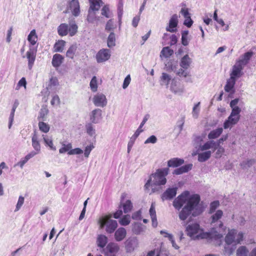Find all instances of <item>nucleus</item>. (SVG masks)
Returning <instances> with one entry per match:
<instances>
[{
  "instance_id": "1",
  "label": "nucleus",
  "mask_w": 256,
  "mask_h": 256,
  "mask_svg": "<svg viewBox=\"0 0 256 256\" xmlns=\"http://www.w3.org/2000/svg\"><path fill=\"white\" fill-rule=\"evenodd\" d=\"M186 230L187 235L193 240L204 238L218 240L222 237V234L218 232L216 228H212L209 232H204L198 223L188 224Z\"/></svg>"
},
{
  "instance_id": "2",
  "label": "nucleus",
  "mask_w": 256,
  "mask_h": 256,
  "mask_svg": "<svg viewBox=\"0 0 256 256\" xmlns=\"http://www.w3.org/2000/svg\"><path fill=\"white\" fill-rule=\"evenodd\" d=\"M200 196L198 194H193L188 200L186 204L179 213V218L182 220H186L192 214L196 216L200 214L203 211L202 205L200 204Z\"/></svg>"
},
{
  "instance_id": "3",
  "label": "nucleus",
  "mask_w": 256,
  "mask_h": 256,
  "mask_svg": "<svg viewBox=\"0 0 256 256\" xmlns=\"http://www.w3.org/2000/svg\"><path fill=\"white\" fill-rule=\"evenodd\" d=\"M169 168H158L154 174H152L144 185L146 190H148L150 187L152 192L150 193L160 192L161 190L160 186L164 185L166 182V176L169 172Z\"/></svg>"
},
{
  "instance_id": "4",
  "label": "nucleus",
  "mask_w": 256,
  "mask_h": 256,
  "mask_svg": "<svg viewBox=\"0 0 256 256\" xmlns=\"http://www.w3.org/2000/svg\"><path fill=\"white\" fill-rule=\"evenodd\" d=\"M244 233L238 232L236 229L228 230V232L225 237V242L228 245L234 244L236 245L240 244L243 240Z\"/></svg>"
},
{
  "instance_id": "5",
  "label": "nucleus",
  "mask_w": 256,
  "mask_h": 256,
  "mask_svg": "<svg viewBox=\"0 0 256 256\" xmlns=\"http://www.w3.org/2000/svg\"><path fill=\"white\" fill-rule=\"evenodd\" d=\"M112 214L102 217L99 222L101 228L106 226V230L108 233L112 234L116 230L118 226V223L116 220H111Z\"/></svg>"
},
{
  "instance_id": "6",
  "label": "nucleus",
  "mask_w": 256,
  "mask_h": 256,
  "mask_svg": "<svg viewBox=\"0 0 256 256\" xmlns=\"http://www.w3.org/2000/svg\"><path fill=\"white\" fill-rule=\"evenodd\" d=\"M223 215V212L222 210H218L213 214L212 216L211 224L214 226L216 230L220 234L223 235V233L225 232L226 228L224 227L223 223L222 221L219 220Z\"/></svg>"
},
{
  "instance_id": "7",
  "label": "nucleus",
  "mask_w": 256,
  "mask_h": 256,
  "mask_svg": "<svg viewBox=\"0 0 256 256\" xmlns=\"http://www.w3.org/2000/svg\"><path fill=\"white\" fill-rule=\"evenodd\" d=\"M100 4L99 2H92L88 10V14L87 17V20L90 22H94L96 20H98L96 15V12L98 11L100 8Z\"/></svg>"
},
{
  "instance_id": "8",
  "label": "nucleus",
  "mask_w": 256,
  "mask_h": 256,
  "mask_svg": "<svg viewBox=\"0 0 256 256\" xmlns=\"http://www.w3.org/2000/svg\"><path fill=\"white\" fill-rule=\"evenodd\" d=\"M37 52V46H29V49L26 52V57L28 60V68L30 70L32 69L34 62L36 60Z\"/></svg>"
},
{
  "instance_id": "9",
  "label": "nucleus",
  "mask_w": 256,
  "mask_h": 256,
  "mask_svg": "<svg viewBox=\"0 0 256 256\" xmlns=\"http://www.w3.org/2000/svg\"><path fill=\"white\" fill-rule=\"evenodd\" d=\"M110 55L109 49L100 50L96 55V61L98 63L104 62L110 58Z\"/></svg>"
},
{
  "instance_id": "10",
  "label": "nucleus",
  "mask_w": 256,
  "mask_h": 256,
  "mask_svg": "<svg viewBox=\"0 0 256 256\" xmlns=\"http://www.w3.org/2000/svg\"><path fill=\"white\" fill-rule=\"evenodd\" d=\"M120 248L118 244L114 242L109 243L104 250V254L107 256H115Z\"/></svg>"
},
{
  "instance_id": "11",
  "label": "nucleus",
  "mask_w": 256,
  "mask_h": 256,
  "mask_svg": "<svg viewBox=\"0 0 256 256\" xmlns=\"http://www.w3.org/2000/svg\"><path fill=\"white\" fill-rule=\"evenodd\" d=\"M42 138L38 134V132L34 130L32 138V146L34 150L36 151L37 152H40V140Z\"/></svg>"
},
{
  "instance_id": "12",
  "label": "nucleus",
  "mask_w": 256,
  "mask_h": 256,
  "mask_svg": "<svg viewBox=\"0 0 256 256\" xmlns=\"http://www.w3.org/2000/svg\"><path fill=\"white\" fill-rule=\"evenodd\" d=\"M69 10L74 16H77L79 15L80 10L78 0H72L70 2L66 12Z\"/></svg>"
},
{
  "instance_id": "13",
  "label": "nucleus",
  "mask_w": 256,
  "mask_h": 256,
  "mask_svg": "<svg viewBox=\"0 0 256 256\" xmlns=\"http://www.w3.org/2000/svg\"><path fill=\"white\" fill-rule=\"evenodd\" d=\"M93 102L96 106L104 107L106 105L107 100L106 96L102 94H98L93 98Z\"/></svg>"
},
{
  "instance_id": "14",
  "label": "nucleus",
  "mask_w": 256,
  "mask_h": 256,
  "mask_svg": "<svg viewBox=\"0 0 256 256\" xmlns=\"http://www.w3.org/2000/svg\"><path fill=\"white\" fill-rule=\"evenodd\" d=\"M186 200V195L185 194H182L174 199L173 202V206L176 209L179 210Z\"/></svg>"
},
{
  "instance_id": "15",
  "label": "nucleus",
  "mask_w": 256,
  "mask_h": 256,
  "mask_svg": "<svg viewBox=\"0 0 256 256\" xmlns=\"http://www.w3.org/2000/svg\"><path fill=\"white\" fill-rule=\"evenodd\" d=\"M244 67L236 62V64L233 66L232 72L230 74V78L236 80V78L240 77L243 74L242 70Z\"/></svg>"
},
{
  "instance_id": "16",
  "label": "nucleus",
  "mask_w": 256,
  "mask_h": 256,
  "mask_svg": "<svg viewBox=\"0 0 256 256\" xmlns=\"http://www.w3.org/2000/svg\"><path fill=\"white\" fill-rule=\"evenodd\" d=\"M177 190L176 187L168 188L162 195V201L173 198L176 194Z\"/></svg>"
},
{
  "instance_id": "17",
  "label": "nucleus",
  "mask_w": 256,
  "mask_h": 256,
  "mask_svg": "<svg viewBox=\"0 0 256 256\" xmlns=\"http://www.w3.org/2000/svg\"><path fill=\"white\" fill-rule=\"evenodd\" d=\"M252 55V52H248L242 55L236 62L244 68L248 63Z\"/></svg>"
},
{
  "instance_id": "18",
  "label": "nucleus",
  "mask_w": 256,
  "mask_h": 256,
  "mask_svg": "<svg viewBox=\"0 0 256 256\" xmlns=\"http://www.w3.org/2000/svg\"><path fill=\"white\" fill-rule=\"evenodd\" d=\"M90 118L92 123H98L102 118V110L99 108L93 110L90 114Z\"/></svg>"
},
{
  "instance_id": "19",
  "label": "nucleus",
  "mask_w": 256,
  "mask_h": 256,
  "mask_svg": "<svg viewBox=\"0 0 256 256\" xmlns=\"http://www.w3.org/2000/svg\"><path fill=\"white\" fill-rule=\"evenodd\" d=\"M170 90L176 94H181L184 92V88L179 82H176L174 80H172Z\"/></svg>"
},
{
  "instance_id": "20",
  "label": "nucleus",
  "mask_w": 256,
  "mask_h": 256,
  "mask_svg": "<svg viewBox=\"0 0 256 256\" xmlns=\"http://www.w3.org/2000/svg\"><path fill=\"white\" fill-rule=\"evenodd\" d=\"M178 23V16L174 14L172 15L170 20L169 26L166 28V31L171 32H175L176 30L175 28L177 26Z\"/></svg>"
},
{
  "instance_id": "21",
  "label": "nucleus",
  "mask_w": 256,
  "mask_h": 256,
  "mask_svg": "<svg viewBox=\"0 0 256 256\" xmlns=\"http://www.w3.org/2000/svg\"><path fill=\"white\" fill-rule=\"evenodd\" d=\"M236 80L231 78L228 79L226 81V84L224 86V90L227 92H230V94H234L235 92L234 86L236 84Z\"/></svg>"
},
{
  "instance_id": "22",
  "label": "nucleus",
  "mask_w": 256,
  "mask_h": 256,
  "mask_svg": "<svg viewBox=\"0 0 256 256\" xmlns=\"http://www.w3.org/2000/svg\"><path fill=\"white\" fill-rule=\"evenodd\" d=\"M210 148L212 149V152H214L218 148L215 141L210 140L206 142L203 145L200 146V150L201 151L206 150Z\"/></svg>"
},
{
  "instance_id": "23",
  "label": "nucleus",
  "mask_w": 256,
  "mask_h": 256,
  "mask_svg": "<svg viewBox=\"0 0 256 256\" xmlns=\"http://www.w3.org/2000/svg\"><path fill=\"white\" fill-rule=\"evenodd\" d=\"M239 119L238 117H236L230 114L228 120H226L224 124V128L226 129L229 128H231L233 125L236 124L238 122Z\"/></svg>"
},
{
  "instance_id": "24",
  "label": "nucleus",
  "mask_w": 256,
  "mask_h": 256,
  "mask_svg": "<svg viewBox=\"0 0 256 256\" xmlns=\"http://www.w3.org/2000/svg\"><path fill=\"white\" fill-rule=\"evenodd\" d=\"M126 234V231L124 228H118L115 232L114 238L117 242L123 240Z\"/></svg>"
},
{
  "instance_id": "25",
  "label": "nucleus",
  "mask_w": 256,
  "mask_h": 256,
  "mask_svg": "<svg viewBox=\"0 0 256 256\" xmlns=\"http://www.w3.org/2000/svg\"><path fill=\"white\" fill-rule=\"evenodd\" d=\"M192 164H189L184 166H182L181 167L176 168L173 172V174L179 175L182 174L187 172L192 168Z\"/></svg>"
},
{
  "instance_id": "26",
  "label": "nucleus",
  "mask_w": 256,
  "mask_h": 256,
  "mask_svg": "<svg viewBox=\"0 0 256 256\" xmlns=\"http://www.w3.org/2000/svg\"><path fill=\"white\" fill-rule=\"evenodd\" d=\"M184 160L182 158H171L168 162V167L176 168L184 164Z\"/></svg>"
},
{
  "instance_id": "27",
  "label": "nucleus",
  "mask_w": 256,
  "mask_h": 256,
  "mask_svg": "<svg viewBox=\"0 0 256 256\" xmlns=\"http://www.w3.org/2000/svg\"><path fill=\"white\" fill-rule=\"evenodd\" d=\"M143 130H136L133 136L130 138L128 144V153H130L136 138L138 136Z\"/></svg>"
},
{
  "instance_id": "28",
  "label": "nucleus",
  "mask_w": 256,
  "mask_h": 256,
  "mask_svg": "<svg viewBox=\"0 0 256 256\" xmlns=\"http://www.w3.org/2000/svg\"><path fill=\"white\" fill-rule=\"evenodd\" d=\"M192 62V59L190 58L188 55L186 54L182 58L180 66L184 69H188Z\"/></svg>"
},
{
  "instance_id": "29",
  "label": "nucleus",
  "mask_w": 256,
  "mask_h": 256,
  "mask_svg": "<svg viewBox=\"0 0 256 256\" xmlns=\"http://www.w3.org/2000/svg\"><path fill=\"white\" fill-rule=\"evenodd\" d=\"M64 58L60 54H55L54 55L52 60V64L54 67H58L63 62Z\"/></svg>"
},
{
  "instance_id": "30",
  "label": "nucleus",
  "mask_w": 256,
  "mask_h": 256,
  "mask_svg": "<svg viewBox=\"0 0 256 256\" xmlns=\"http://www.w3.org/2000/svg\"><path fill=\"white\" fill-rule=\"evenodd\" d=\"M28 40L30 42V45L34 46L38 41V36L35 30H32L28 37Z\"/></svg>"
},
{
  "instance_id": "31",
  "label": "nucleus",
  "mask_w": 256,
  "mask_h": 256,
  "mask_svg": "<svg viewBox=\"0 0 256 256\" xmlns=\"http://www.w3.org/2000/svg\"><path fill=\"white\" fill-rule=\"evenodd\" d=\"M108 242V238L104 234H100L96 240L97 245L98 247L104 248Z\"/></svg>"
},
{
  "instance_id": "32",
  "label": "nucleus",
  "mask_w": 256,
  "mask_h": 256,
  "mask_svg": "<svg viewBox=\"0 0 256 256\" xmlns=\"http://www.w3.org/2000/svg\"><path fill=\"white\" fill-rule=\"evenodd\" d=\"M172 77L166 72H162L160 77V84L168 86L170 81L172 80Z\"/></svg>"
},
{
  "instance_id": "33",
  "label": "nucleus",
  "mask_w": 256,
  "mask_h": 256,
  "mask_svg": "<svg viewBox=\"0 0 256 256\" xmlns=\"http://www.w3.org/2000/svg\"><path fill=\"white\" fill-rule=\"evenodd\" d=\"M223 129L222 128L212 130L208 134V138L210 140L215 139L219 137L222 134Z\"/></svg>"
},
{
  "instance_id": "34",
  "label": "nucleus",
  "mask_w": 256,
  "mask_h": 256,
  "mask_svg": "<svg viewBox=\"0 0 256 256\" xmlns=\"http://www.w3.org/2000/svg\"><path fill=\"white\" fill-rule=\"evenodd\" d=\"M41 138H42L46 146H48L52 150H56V147L54 146L52 140L51 136H49L48 135L42 134Z\"/></svg>"
},
{
  "instance_id": "35",
  "label": "nucleus",
  "mask_w": 256,
  "mask_h": 256,
  "mask_svg": "<svg viewBox=\"0 0 256 256\" xmlns=\"http://www.w3.org/2000/svg\"><path fill=\"white\" fill-rule=\"evenodd\" d=\"M212 151L208 150L204 152L198 154V160L200 162H204L207 160L211 156Z\"/></svg>"
},
{
  "instance_id": "36",
  "label": "nucleus",
  "mask_w": 256,
  "mask_h": 256,
  "mask_svg": "<svg viewBox=\"0 0 256 256\" xmlns=\"http://www.w3.org/2000/svg\"><path fill=\"white\" fill-rule=\"evenodd\" d=\"M58 32L59 35L61 36H66L68 32V26L66 24H60L58 28Z\"/></svg>"
},
{
  "instance_id": "37",
  "label": "nucleus",
  "mask_w": 256,
  "mask_h": 256,
  "mask_svg": "<svg viewBox=\"0 0 256 256\" xmlns=\"http://www.w3.org/2000/svg\"><path fill=\"white\" fill-rule=\"evenodd\" d=\"M122 206L123 208L124 212L127 214L131 212L132 209V204L130 200H126L125 202H122Z\"/></svg>"
},
{
  "instance_id": "38",
  "label": "nucleus",
  "mask_w": 256,
  "mask_h": 256,
  "mask_svg": "<svg viewBox=\"0 0 256 256\" xmlns=\"http://www.w3.org/2000/svg\"><path fill=\"white\" fill-rule=\"evenodd\" d=\"M78 46L76 44H72L66 52V56L68 58H73L77 50Z\"/></svg>"
},
{
  "instance_id": "39",
  "label": "nucleus",
  "mask_w": 256,
  "mask_h": 256,
  "mask_svg": "<svg viewBox=\"0 0 256 256\" xmlns=\"http://www.w3.org/2000/svg\"><path fill=\"white\" fill-rule=\"evenodd\" d=\"M107 45L109 48H112L116 45V37L114 32H112L108 36Z\"/></svg>"
},
{
  "instance_id": "40",
  "label": "nucleus",
  "mask_w": 256,
  "mask_h": 256,
  "mask_svg": "<svg viewBox=\"0 0 256 256\" xmlns=\"http://www.w3.org/2000/svg\"><path fill=\"white\" fill-rule=\"evenodd\" d=\"M132 230L136 234H139L143 231L142 224L139 222H134L132 224Z\"/></svg>"
},
{
  "instance_id": "41",
  "label": "nucleus",
  "mask_w": 256,
  "mask_h": 256,
  "mask_svg": "<svg viewBox=\"0 0 256 256\" xmlns=\"http://www.w3.org/2000/svg\"><path fill=\"white\" fill-rule=\"evenodd\" d=\"M248 250L246 246H240L236 250L237 256H248Z\"/></svg>"
},
{
  "instance_id": "42",
  "label": "nucleus",
  "mask_w": 256,
  "mask_h": 256,
  "mask_svg": "<svg viewBox=\"0 0 256 256\" xmlns=\"http://www.w3.org/2000/svg\"><path fill=\"white\" fill-rule=\"evenodd\" d=\"M38 125L40 130L43 132L47 133L50 130L49 125L43 121H39Z\"/></svg>"
},
{
  "instance_id": "43",
  "label": "nucleus",
  "mask_w": 256,
  "mask_h": 256,
  "mask_svg": "<svg viewBox=\"0 0 256 256\" xmlns=\"http://www.w3.org/2000/svg\"><path fill=\"white\" fill-rule=\"evenodd\" d=\"M86 128L87 134L90 136H93L95 134L96 130L92 123L86 124Z\"/></svg>"
},
{
  "instance_id": "44",
  "label": "nucleus",
  "mask_w": 256,
  "mask_h": 256,
  "mask_svg": "<svg viewBox=\"0 0 256 256\" xmlns=\"http://www.w3.org/2000/svg\"><path fill=\"white\" fill-rule=\"evenodd\" d=\"M48 114V110L46 108H41L39 116L38 118V121H44L46 120V116Z\"/></svg>"
},
{
  "instance_id": "45",
  "label": "nucleus",
  "mask_w": 256,
  "mask_h": 256,
  "mask_svg": "<svg viewBox=\"0 0 256 256\" xmlns=\"http://www.w3.org/2000/svg\"><path fill=\"white\" fill-rule=\"evenodd\" d=\"M173 54H174L173 50L170 49L168 46L164 48L161 51V54H162L166 58H168V57L170 56Z\"/></svg>"
},
{
  "instance_id": "46",
  "label": "nucleus",
  "mask_w": 256,
  "mask_h": 256,
  "mask_svg": "<svg viewBox=\"0 0 256 256\" xmlns=\"http://www.w3.org/2000/svg\"><path fill=\"white\" fill-rule=\"evenodd\" d=\"M62 146L59 150V152L60 154H63L67 152H68L72 148V145L70 143L65 144L62 142Z\"/></svg>"
},
{
  "instance_id": "47",
  "label": "nucleus",
  "mask_w": 256,
  "mask_h": 256,
  "mask_svg": "<svg viewBox=\"0 0 256 256\" xmlns=\"http://www.w3.org/2000/svg\"><path fill=\"white\" fill-rule=\"evenodd\" d=\"M130 222V218L129 214H126L122 218L119 220L120 224L123 226H126L128 225Z\"/></svg>"
},
{
  "instance_id": "48",
  "label": "nucleus",
  "mask_w": 256,
  "mask_h": 256,
  "mask_svg": "<svg viewBox=\"0 0 256 256\" xmlns=\"http://www.w3.org/2000/svg\"><path fill=\"white\" fill-rule=\"evenodd\" d=\"M160 233L162 234H164V236L166 237V238H168L169 240L171 242H172V246L174 248H175L176 249L178 248V247L176 246V243L174 242V238H173V236L171 234H168V233H167L166 232H165L164 230H161L160 232Z\"/></svg>"
},
{
  "instance_id": "49",
  "label": "nucleus",
  "mask_w": 256,
  "mask_h": 256,
  "mask_svg": "<svg viewBox=\"0 0 256 256\" xmlns=\"http://www.w3.org/2000/svg\"><path fill=\"white\" fill-rule=\"evenodd\" d=\"M102 15L107 18L112 17V14L110 12L108 6H104L102 9Z\"/></svg>"
},
{
  "instance_id": "50",
  "label": "nucleus",
  "mask_w": 256,
  "mask_h": 256,
  "mask_svg": "<svg viewBox=\"0 0 256 256\" xmlns=\"http://www.w3.org/2000/svg\"><path fill=\"white\" fill-rule=\"evenodd\" d=\"M90 88L93 92H96L97 90V78L96 76L92 77L90 80Z\"/></svg>"
},
{
  "instance_id": "51",
  "label": "nucleus",
  "mask_w": 256,
  "mask_h": 256,
  "mask_svg": "<svg viewBox=\"0 0 256 256\" xmlns=\"http://www.w3.org/2000/svg\"><path fill=\"white\" fill-rule=\"evenodd\" d=\"M188 30L183 31L182 33V43L184 46H186L188 44Z\"/></svg>"
},
{
  "instance_id": "52",
  "label": "nucleus",
  "mask_w": 256,
  "mask_h": 256,
  "mask_svg": "<svg viewBox=\"0 0 256 256\" xmlns=\"http://www.w3.org/2000/svg\"><path fill=\"white\" fill-rule=\"evenodd\" d=\"M123 2L122 0H120L118 2V18L119 20V22L121 21V19L122 18V14H123Z\"/></svg>"
},
{
  "instance_id": "53",
  "label": "nucleus",
  "mask_w": 256,
  "mask_h": 256,
  "mask_svg": "<svg viewBox=\"0 0 256 256\" xmlns=\"http://www.w3.org/2000/svg\"><path fill=\"white\" fill-rule=\"evenodd\" d=\"M65 44V42L61 40L56 42L54 46V48L56 52H61L64 49V46Z\"/></svg>"
},
{
  "instance_id": "54",
  "label": "nucleus",
  "mask_w": 256,
  "mask_h": 256,
  "mask_svg": "<svg viewBox=\"0 0 256 256\" xmlns=\"http://www.w3.org/2000/svg\"><path fill=\"white\" fill-rule=\"evenodd\" d=\"M78 31V26L74 23L70 24V26L68 28V32L70 36H74Z\"/></svg>"
},
{
  "instance_id": "55",
  "label": "nucleus",
  "mask_w": 256,
  "mask_h": 256,
  "mask_svg": "<svg viewBox=\"0 0 256 256\" xmlns=\"http://www.w3.org/2000/svg\"><path fill=\"white\" fill-rule=\"evenodd\" d=\"M200 102H198L196 104L193 108H192V116L194 118H196L198 117V115L200 112Z\"/></svg>"
},
{
  "instance_id": "56",
  "label": "nucleus",
  "mask_w": 256,
  "mask_h": 256,
  "mask_svg": "<svg viewBox=\"0 0 256 256\" xmlns=\"http://www.w3.org/2000/svg\"><path fill=\"white\" fill-rule=\"evenodd\" d=\"M220 205V202L218 200L214 201L211 202L210 208V213L212 214L215 212L216 210L218 208Z\"/></svg>"
},
{
  "instance_id": "57",
  "label": "nucleus",
  "mask_w": 256,
  "mask_h": 256,
  "mask_svg": "<svg viewBox=\"0 0 256 256\" xmlns=\"http://www.w3.org/2000/svg\"><path fill=\"white\" fill-rule=\"evenodd\" d=\"M255 162L254 160H249L246 162H243L240 166L244 168H246L250 167Z\"/></svg>"
},
{
  "instance_id": "58",
  "label": "nucleus",
  "mask_w": 256,
  "mask_h": 256,
  "mask_svg": "<svg viewBox=\"0 0 256 256\" xmlns=\"http://www.w3.org/2000/svg\"><path fill=\"white\" fill-rule=\"evenodd\" d=\"M232 108V109L230 114L236 117H238L240 118V113L241 111L240 108L238 106H235Z\"/></svg>"
},
{
  "instance_id": "59",
  "label": "nucleus",
  "mask_w": 256,
  "mask_h": 256,
  "mask_svg": "<svg viewBox=\"0 0 256 256\" xmlns=\"http://www.w3.org/2000/svg\"><path fill=\"white\" fill-rule=\"evenodd\" d=\"M24 198L23 196H19L18 202L16 206V208L14 210L15 212L18 211L20 208L22 207V204L24 203Z\"/></svg>"
},
{
  "instance_id": "60",
  "label": "nucleus",
  "mask_w": 256,
  "mask_h": 256,
  "mask_svg": "<svg viewBox=\"0 0 256 256\" xmlns=\"http://www.w3.org/2000/svg\"><path fill=\"white\" fill-rule=\"evenodd\" d=\"M83 152V151L82 150H81L80 148H76L74 149H72L70 150L68 152V154L70 155L72 154H81Z\"/></svg>"
},
{
  "instance_id": "61",
  "label": "nucleus",
  "mask_w": 256,
  "mask_h": 256,
  "mask_svg": "<svg viewBox=\"0 0 256 256\" xmlns=\"http://www.w3.org/2000/svg\"><path fill=\"white\" fill-rule=\"evenodd\" d=\"M157 142V138L156 136L152 135L150 136L148 138H147L144 142L145 144L151 143V144H155Z\"/></svg>"
},
{
  "instance_id": "62",
  "label": "nucleus",
  "mask_w": 256,
  "mask_h": 256,
  "mask_svg": "<svg viewBox=\"0 0 256 256\" xmlns=\"http://www.w3.org/2000/svg\"><path fill=\"white\" fill-rule=\"evenodd\" d=\"M130 75H128L124 80V82L122 84V88L124 89H126L129 85L130 82Z\"/></svg>"
},
{
  "instance_id": "63",
  "label": "nucleus",
  "mask_w": 256,
  "mask_h": 256,
  "mask_svg": "<svg viewBox=\"0 0 256 256\" xmlns=\"http://www.w3.org/2000/svg\"><path fill=\"white\" fill-rule=\"evenodd\" d=\"M94 146L92 145H90L86 147L84 152V156L86 158H88L90 152L94 148Z\"/></svg>"
},
{
  "instance_id": "64",
  "label": "nucleus",
  "mask_w": 256,
  "mask_h": 256,
  "mask_svg": "<svg viewBox=\"0 0 256 256\" xmlns=\"http://www.w3.org/2000/svg\"><path fill=\"white\" fill-rule=\"evenodd\" d=\"M141 211L140 210L134 212L132 218L133 220H138L141 218Z\"/></svg>"
}]
</instances>
